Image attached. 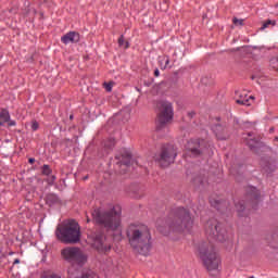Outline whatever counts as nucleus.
I'll return each mask as SVG.
<instances>
[{"mask_svg":"<svg viewBox=\"0 0 278 278\" xmlns=\"http://www.w3.org/2000/svg\"><path fill=\"white\" fill-rule=\"evenodd\" d=\"M192 225L194 222L190 216V211L185 207H177L168 214L163 224L157 222V230L164 236H168L170 231L190 230Z\"/></svg>","mask_w":278,"mask_h":278,"instance_id":"1","label":"nucleus"},{"mask_svg":"<svg viewBox=\"0 0 278 278\" xmlns=\"http://www.w3.org/2000/svg\"><path fill=\"white\" fill-rule=\"evenodd\" d=\"M126 236L131 249L139 255L151 253V231L142 224H130L126 229Z\"/></svg>","mask_w":278,"mask_h":278,"instance_id":"2","label":"nucleus"},{"mask_svg":"<svg viewBox=\"0 0 278 278\" xmlns=\"http://www.w3.org/2000/svg\"><path fill=\"white\" fill-rule=\"evenodd\" d=\"M91 216L96 225L104 227L108 231H116L121 227V213L114 208L111 211L94 208Z\"/></svg>","mask_w":278,"mask_h":278,"instance_id":"3","label":"nucleus"},{"mask_svg":"<svg viewBox=\"0 0 278 278\" xmlns=\"http://www.w3.org/2000/svg\"><path fill=\"white\" fill-rule=\"evenodd\" d=\"M55 236L63 244H77L81 240V228L75 219H71L58 226Z\"/></svg>","mask_w":278,"mask_h":278,"instance_id":"4","label":"nucleus"},{"mask_svg":"<svg viewBox=\"0 0 278 278\" xmlns=\"http://www.w3.org/2000/svg\"><path fill=\"white\" fill-rule=\"evenodd\" d=\"M198 251L200 257L207 270H217L220 264V258L216 255L214 251V244L210 241L200 243Z\"/></svg>","mask_w":278,"mask_h":278,"instance_id":"5","label":"nucleus"},{"mask_svg":"<svg viewBox=\"0 0 278 278\" xmlns=\"http://www.w3.org/2000/svg\"><path fill=\"white\" fill-rule=\"evenodd\" d=\"M204 231L210 241L225 242V240H227V230L217 219H210L206 222Z\"/></svg>","mask_w":278,"mask_h":278,"instance_id":"6","label":"nucleus"},{"mask_svg":"<svg viewBox=\"0 0 278 278\" xmlns=\"http://www.w3.org/2000/svg\"><path fill=\"white\" fill-rule=\"evenodd\" d=\"M177 157V148L173 144L163 146L159 154L154 155V162L161 166V168H168L170 164L175 163Z\"/></svg>","mask_w":278,"mask_h":278,"instance_id":"7","label":"nucleus"},{"mask_svg":"<svg viewBox=\"0 0 278 278\" xmlns=\"http://www.w3.org/2000/svg\"><path fill=\"white\" fill-rule=\"evenodd\" d=\"M62 257L65 260V262H68L71 266L78 264V266H84L86 264V255H84V252H81V249L72 247V248H65L61 251Z\"/></svg>","mask_w":278,"mask_h":278,"instance_id":"8","label":"nucleus"},{"mask_svg":"<svg viewBox=\"0 0 278 278\" xmlns=\"http://www.w3.org/2000/svg\"><path fill=\"white\" fill-rule=\"evenodd\" d=\"M159 108V123L161 127H164V125H167V123H170L173 121L174 112H173V103L168 101H160L157 103Z\"/></svg>","mask_w":278,"mask_h":278,"instance_id":"9","label":"nucleus"},{"mask_svg":"<svg viewBox=\"0 0 278 278\" xmlns=\"http://www.w3.org/2000/svg\"><path fill=\"white\" fill-rule=\"evenodd\" d=\"M244 140L247 141V146L249 147L250 151L252 153H255L256 155H260L262 151H267L268 147L262 142L260 137H255V132H248L247 137H244Z\"/></svg>","mask_w":278,"mask_h":278,"instance_id":"10","label":"nucleus"},{"mask_svg":"<svg viewBox=\"0 0 278 278\" xmlns=\"http://www.w3.org/2000/svg\"><path fill=\"white\" fill-rule=\"evenodd\" d=\"M186 149L192 157H201L205 153L207 146L203 139H190L187 142Z\"/></svg>","mask_w":278,"mask_h":278,"instance_id":"11","label":"nucleus"},{"mask_svg":"<svg viewBox=\"0 0 278 278\" xmlns=\"http://www.w3.org/2000/svg\"><path fill=\"white\" fill-rule=\"evenodd\" d=\"M247 192V207H252V210H257V205L260 204V199H262V194L260 190L255 187H248L245 189Z\"/></svg>","mask_w":278,"mask_h":278,"instance_id":"12","label":"nucleus"},{"mask_svg":"<svg viewBox=\"0 0 278 278\" xmlns=\"http://www.w3.org/2000/svg\"><path fill=\"white\" fill-rule=\"evenodd\" d=\"M213 131L217 140H229V138L231 137V130L229 129V126L225 122L215 124L213 126Z\"/></svg>","mask_w":278,"mask_h":278,"instance_id":"13","label":"nucleus"},{"mask_svg":"<svg viewBox=\"0 0 278 278\" xmlns=\"http://www.w3.org/2000/svg\"><path fill=\"white\" fill-rule=\"evenodd\" d=\"M115 160H117V165L123 168H129L131 166V154L128 151H124L121 156H115Z\"/></svg>","mask_w":278,"mask_h":278,"instance_id":"14","label":"nucleus"},{"mask_svg":"<svg viewBox=\"0 0 278 278\" xmlns=\"http://www.w3.org/2000/svg\"><path fill=\"white\" fill-rule=\"evenodd\" d=\"M81 268H84V265H79V264H76V265H71L68 268H67V277L68 278H84V271Z\"/></svg>","mask_w":278,"mask_h":278,"instance_id":"15","label":"nucleus"},{"mask_svg":"<svg viewBox=\"0 0 278 278\" xmlns=\"http://www.w3.org/2000/svg\"><path fill=\"white\" fill-rule=\"evenodd\" d=\"M261 167L265 173H275V161L270 156H263L261 159Z\"/></svg>","mask_w":278,"mask_h":278,"instance_id":"16","label":"nucleus"},{"mask_svg":"<svg viewBox=\"0 0 278 278\" xmlns=\"http://www.w3.org/2000/svg\"><path fill=\"white\" fill-rule=\"evenodd\" d=\"M93 247L98 251H110V249H112V247L105 242V238L103 236H99L96 238Z\"/></svg>","mask_w":278,"mask_h":278,"instance_id":"17","label":"nucleus"},{"mask_svg":"<svg viewBox=\"0 0 278 278\" xmlns=\"http://www.w3.org/2000/svg\"><path fill=\"white\" fill-rule=\"evenodd\" d=\"M61 41L64 45H68V42H79V33L70 31L61 38Z\"/></svg>","mask_w":278,"mask_h":278,"instance_id":"18","label":"nucleus"},{"mask_svg":"<svg viewBox=\"0 0 278 278\" xmlns=\"http://www.w3.org/2000/svg\"><path fill=\"white\" fill-rule=\"evenodd\" d=\"M46 203L47 205L52 207V205H60L62 203V200H60V197H58V194L55 193H48L46 195Z\"/></svg>","mask_w":278,"mask_h":278,"instance_id":"19","label":"nucleus"},{"mask_svg":"<svg viewBox=\"0 0 278 278\" xmlns=\"http://www.w3.org/2000/svg\"><path fill=\"white\" fill-rule=\"evenodd\" d=\"M5 123H10V112L5 109H3L0 112V127H3Z\"/></svg>","mask_w":278,"mask_h":278,"instance_id":"20","label":"nucleus"},{"mask_svg":"<svg viewBox=\"0 0 278 278\" xmlns=\"http://www.w3.org/2000/svg\"><path fill=\"white\" fill-rule=\"evenodd\" d=\"M236 210L238 216H244V210H247V205L244 204V201H239L236 203Z\"/></svg>","mask_w":278,"mask_h":278,"instance_id":"21","label":"nucleus"},{"mask_svg":"<svg viewBox=\"0 0 278 278\" xmlns=\"http://www.w3.org/2000/svg\"><path fill=\"white\" fill-rule=\"evenodd\" d=\"M236 103H238L239 105H251L249 103V98H247V94H239V99L236 100Z\"/></svg>","mask_w":278,"mask_h":278,"instance_id":"22","label":"nucleus"},{"mask_svg":"<svg viewBox=\"0 0 278 278\" xmlns=\"http://www.w3.org/2000/svg\"><path fill=\"white\" fill-rule=\"evenodd\" d=\"M118 46L124 47V49H129V41H125V36L121 35L118 38Z\"/></svg>","mask_w":278,"mask_h":278,"instance_id":"23","label":"nucleus"},{"mask_svg":"<svg viewBox=\"0 0 278 278\" xmlns=\"http://www.w3.org/2000/svg\"><path fill=\"white\" fill-rule=\"evenodd\" d=\"M83 278H99V275L92 270H85Z\"/></svg>","mask_w":278,"mask_h":278,"instance_id":"24","label":"nucleus"},{"mask_svg":"<svg viewBox=\"0 0 278 278\" xmlns=\"http://www.w3.org/2000/svg\"><path fill=\"white\" fill-rule=\"evenodd\" d=\"M41 173H42V175H46V176L51 175V173H52L51 167L49 165H43Z\"/></svg>","mask_w":278,"mask_h":278,"instance_id":"25","label":"nucleus"},{"mask_svg":"<svg viewBox=\"0 0 278 278\" xmlns=\"http://www.w3.org/2000/svg\"><path fill=\"white\" fill-rule=\"evenodd\" d=\"M116 141L114 139H109V141L104 144L106 149H114Z\"/></svg>","mask_w":278,"mask_h":278,"instance_id":"26","label":"nucleus"},{"mask_svg":"<svg viewBox=\"0 0 278 278\" xmlns=\"http://www.w3.org/2000/svg\"><path fill=\"white\" fill-rule=\"evenodd\" d=\"M193 184L195 186H201V184H203V176H199V177L193 178Z\"/></svg>","mask_w":278,"mask_h":278,"instance_id":"27","label":"nucleus"},{"mask_svg":"<svg viewBox=\"0 0 278 278\" xmlns=\"http://www.w3.org/2000/svg\"><path fill=\"white\" fill-rule=\"evenodd\" d=\"M232 23H233V25L242 26V25H244V20H239L237 17H233Z\"/></svg>","mask_w":278,"mask_h":278,"instance_id":"28","label":"nucleus"},{"mask_svg":"<svg viewBox=\"0 0 278 278\" xmlns=\"http://www.w3.org/2000/svg\"><path fill=\"white\" fill-rule=\"evenodd\" d=\"M103 86H104L106 92H112V86H113L112 83H104Z\"/></svg>","mask_w":278,"mask_h":278,"instance_id":"29","label":"nucleus"},{"mask_svg":"<svg viewBox=\"0 0 278 278\" xmlns=\"http://www.w3.org/2000/svg\"><path fill=\"white\" fill-rule=\"evenodd\" d=\"M273 24V21L268 20L267 22H265L263 24V26L261 27L262 30L266 29V27H268V25H271Z\"/></svg>","mask_w":278,"mask_h":278,"instance_id":"30","label":"nucleus"},{"mask_svg":"<svg viewBox=\"0 0 278 278\" xmlns=\"http://www.w3.org/2000/svg\"><path fill=\"white\" fill-rule=\"evenodd\" d=\"M38 127H39L38 122H33L31 124L33 131H37Z\"/></svg>","mask_w":278,"mask_h":278,"instance_id":"31","label":"nucleus"},{"mask_svg":"<svg viewBox=\"0 0 278 278\" xmlns=\"http://www.w3.org/2000/svg\"><path fill=\"white\" fill-rule=\"evenodd\" d=\"M54 181H55V176H51V177L48 179L49 186H53Z\"/></svg>","mask_w":278,"mask_h":278,"instance_id":"32","label":"nucleus"},{"mask_svg":"<svg viewBox=\"0 0 278 278\" xmlns=\"http://www.w3.org/2000/svg\"><path fill=\"white\" fill-rule=\"evenodd\" d=\"M8 123V126L9 127H14V126H16V122L15 121H10L9 119V122H7Z\"/></svg>","mask_w":278,"mask_h":278,"instance_id":"33","label":"nucleus"},{"mask_svg":"<svg viewBox=\"0 0 278 278\" xmlns=\"http://www.w3.org/2000/svg\"><path fill=\"white\" fill-rule=\"evenodd\" d=\"M168 64H170V59L166 58V59H165L164 68H166V67L168 66Z\"/></svg>","mask_w":278,"mask_h":278,"instance_id":"34","label":"nucleus"},{"mask_svg":"<svg viewBox=\"0 0 278 278\" xmlns=\"http://www.w3.org/2000/svg\"><path fill=\"white\" fill-rule=\"evenodd\" d=\"M154 75H155L156 77H160V70L156 68V70L154 71Z\"/></svg>","mask_w":278,"mask_h":278,"instance_id":"35","label":"nucleus"},{"mask_svg":"<svg viewBox=\"0 0 278 278\" xmlns=\"http://www.w3.org/2000/svg\"><path fill=\"white\" fill-rule=\"evenodd\" d=\"M231 174H232V175H238V172H236V167H232V168H231Z\"/></svg>","mask_w":278,"mask_h":278,"instance_id":"36","label":"nucleus"},{"mask_svg":"<svg viewBox=\"0 0 278 278\" xmlns=\"http://www.w3.org/2000/svg\"><path fill=\"white\" fill-rule=\"evenodd\" d=\"M28 162L29 164H34L36 162V159H29Z\"/></svg>","mask_w":278,"mask_h":278,"instance_id":"37","label":"nucleus"},{"mask_svg":"<svg viewBox=\"0 0 278 278\" xmlns=\"http://www.w3.org/2000/svg\"><path fill=\"white\" fill-rule=\"evenodd\" d=\"M13 264H21V260L15 258L14 262H13Z\"/></svg>","mask_w":278,"mask_h":278,"instance_id":"38","label":"nucleus"},{"mask_svg":"<svg viewBox=\"0 0 278 278\" xmlns=\"http://www.w3.org/2000/svg\"><path fill=\"white\" fill-rule=\"evenodd\" d=\"M83 179H84V181H86V179H88V176H85Z\"/></svg>","mask_w":278,"mask_h":278,"instance_id":"39","label":"nucleus"},{"mask_svg":"<svg viewBox=\"0 0 278 278\" xmlns=\"http://www.w3.org/2000/svg\"><path fill=\"white\" fill-rule=\"evenodd\" d=\"M215 207H216L217 210H220V206H218V204H217V205H215Z\"/></svg>","mask_w":278,"mask_h":278,"instance_id":"40","label":"nucleus"},{"mask_svg":"<svg viewBox=\"0 0 278 278\" xmlns=\"http://www.w3.org/2000/svg\"><path fill=\"white\" fill-rule=\"evenodd\" d=\"M90 222V217H87V223H89Z\"/></svg>","mask_w":278,"mask_h":278,"instance_id":"41","label":"nucleus"},{"mask_svg":"<svg viewBox=\"0 0 278 278\" xmlns=\"http://www.w3.org/2000/svg\"><path fill=\"white\" fill-rule=\"evenodd\" d=\"M249 99H253V96H250Z\"/></svg>","mask_w":278,"mask_h":278,"instance_id":"42","label":"nucleus"},{"mask_svg":"<svg viewBox=\"0 0 278 278\" xmlns=\"http://www.w3.org/2000/svg\"><path fill=\"white\" fill-rule=\"evenodd\" d=\"M207 15H203V18H206Z\"/></svg>","mask_w":278,"mask_h":278,"instance_id":"43","label":"nucleus"},{"mask_svg":"<svg viewBox=\"0 0 278 278\" xmlns=\"http://www.w3.org/2000/svg\"><path fill=\"white\" fill-rule=\"evenodd\" d=\"M276 62L278 63V56L276 58Z\"/></svg>","mask_w":278,"mask_h":278,"instance_id":"44","label":"nucleus"},{"mask_svg":"<svg viewBox=\"0 0 278 278\" xmlns=\"http://www.w3.org/2000/svg\"><path fill=\"white\" fill-rule=\"evenodd\" d=\"M252 79H255V76H252Z\"/></svg>","mask_w":278,"mask_h":278,"instance_id":"45","label":"nucleus"},{"mask_svg":"<svg viewBox=\"0 0 278 278\" xmlns=\"http://www.w3.org/2000/svg\"><path fill=\"white\" fill-rule=\"evenodd\" d=\"M70 118H73V115H71Z\"/></svg>","mask_w":278,"mask_h":278,"instance_id":"46","label":"nucleus"},{"mask_svg":"<svg viewBox=\"0 0 278 278\" xmlns=\"http://www.w3.org/2000/svg\"><path fill=\"white\" fill-rule=\"evenodd\" d=\"M276 140H278V138H276Z\"/></svg>","mask_w":278,"mask_h":278,"instance_id":"47","label":"nucleus"}]
</instances>
